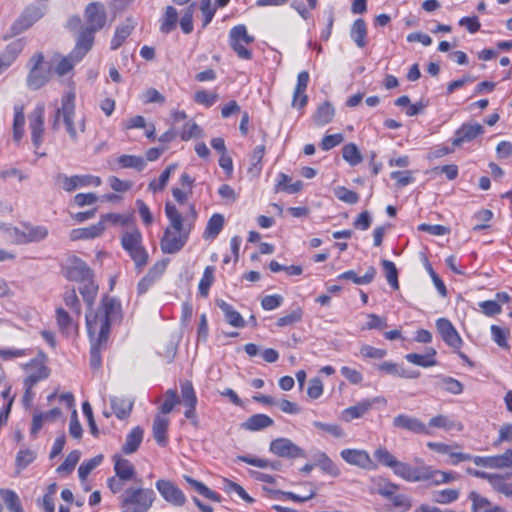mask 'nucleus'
Masks as SVG:
<instances>
[{
    "label": "nucleus",
    "instance_id": "1",
    "mask_svg": "<svg viewBox=\"0 0 512 512\" xmlns=\"http://www.w3.org/2000/svg\"><path fill=\"white\" fill-rule=\"evenodd\" d=\"M122 318L121 303L112 297L105 296L96 312L86 314L87 332L91 342L90 366L98 369L102 364L101 352L107 346L112 323Z\"/></svg>",
    "mask_w": 512,
    "mask_h": 512
},
{
    "label": "nucleus",
    "instance_id": "2",
    "mask_svg": "<svg viewBox=\"0 0 512 512\" xmlns=\"http://www.w3.org/2000/svg\"><path fill=\"white\" fill-rule=\"evenodd\" d=\"M165 214L169 226L164 231L160 246L163 253L175 254L186 244L197 218V211L194 205H190L189 213L183 217L174 204L166 202Z\"/></svg>",
    "mask_w": 512,
    "mask_h": 512
},
{
    "label": "nucleus",
    "instance_id": "3",
    "mask_svg": "<svg viewBox=\"0 0 512 512\" xmlns=\"http://www.w3.org/2000/svg\"><path fill=\"white\" fill-rule=\"evenodd\" d=\"M76 94L73 90L65 92L61 98V106L58 107L52 119V128L58 130L63 123L72 142H78V132L75 123Z\"/></svg>",
    "mask_w": 512,
    "mask_h": 512
},
{
    "label": "nucleus",
    "instance_id": "4",
    "mask_svg": "<svg viewBox=\"0 0 512 512\" xmlns=\"http://www.w3.org/2000/svg\"><path fill=\"white\" fill-rule=\"evenodd\" d=\"M156 499L150 488L130 487L119 497L121 512H148Z\"/></svg>",
    "mask_w": 512,
    "mask_h": 512
},
{
    "label": "nucleus",
    "instance_id": "5",
    "mask_svg": "<svg viewBox=\"0 0 512 512\" xmlns=\"http://www.w3.org/2000/svg\"><path fill=\"white\" fill-rule=\"evenodd\" d=\"M122 248L129 254L138 271L148 263V252L142 244V234L137 228L126 231L121 236Z\"/></svg>",
    "mask_w": 512,
    "mask_h": 512
},
{
    "label": "nucleus",
    "instance_id": "6",
    "mask_svg": "<svg viewBox=\"0 0 512 512\" xmlns=\"http://www.w3.org/2000/svg\"><path fill=\"white\" fill-rule=\"evenodd\" d=\"M51 67L44 62L42 53H35L29 60V73L26 83L29 89L38 90L50 79Z\"/></svg>",
    "mask_w": 512,
    "mask_h": 512
},
{
    "label": "nucleus",
    "instance_id": "7",
    "mask_svg": "<svg viewBox=\"0 0 512 512\" xmlns=\"http://www.w3.org/2000/svg\"><path fill=\"white\" fill-rule=\"evenodd\" d=\"M60 267L62 275L69 281L85 282L94 276L87 263L74 254L67 255Z\"/></svg>",
    "mask_w": 512,
    "mask_h": 512
},
{
    "label": "nucleus",
    "instance_id": "8",
    "mask_svg": "<svg viewBox=\"0 0 512 512\" xmlns=\"http://www.w3.org/2000/svg\"><path fill=\"white\" fill-rule=\"evenodd\" d=\"M254 37L249 35L245 25L240 24L234 26L229 32V44L237 56L244 60L252 58V52L245 47L251 44Z\"/></svg>",
    "mask_w": 512,
    "mask_h": 512
},
{
    "label": "nucleus",
    "instance_id": "9",
    "mask_svg": "<svg viewBox=\"0 0 512 512\" xmlns=\"http://www.w3.org/2000/svg\"><path fill=\"white\" fill-rule=\"evenodd\" d=\"M269 451L281 458H305L306 452L289 438L280 437L271 441Z\"/></svg>",
    "mask_w": 512,
    "mask_h": 512
},
{
    "label": "nucleus",
    "instance_id": "10",
    "mask_svg": "<svg viewBox=\"0 0 512 512\" xmlns=\"http://www.w3.org/2000/svg\"><path fill=\"white\" fill-rule=\"evenodd\" d=\"M56 182L61 185L63 190L67 192H72L77 188L88 187V186H99L101 184V179L98 176L92 175H73L67 176L65 174L59 173L56 177Z\"/></svg>",
    "mask_w": 512,
    "mask_h": 512
},
{
    "label": "nucleus",
    "instance_id": "11",
    "mask_svg": "<svg viewBox=\"0 0 512 512\" xmlns=\"http://www.w3.org/2000/svg\"><path fill=\"white\" fill-rule=\"evenodd\" d=\"M49 234L48 228L43 225H23V229L14 228L12 236L18 244L40 242Z\"/></svg>",
    "mask_w": 512,
    "mask_h": 512
},
{
    "label": "nucleus",
    "instance_id": "12",
    "mask_svg": "<svg viewBox=\"0 0 512 512\" xmlns=\"http://www.w3.org/2000/svg\"><path fill=\"white\" fill-rule=\"evenodd\" d=\"M45 14L43 7L30 5L24 9L21 15L11 26L13 35H18L23 31L29 29L35 22L41 19Z\"/></svg>",
    "mask_w": 512,
    "mask_h": 512
},
{
    "label": "nucleus",
    "instance_id": "13",
    "mask_svg": "<svg viewBox=\"0 0 512 512\" xmlns=\"http://www.w3.org/2000/svg\"><path fill=\"white\" fill-rule=\"evenodd\" d=\"M84 16L87 22L85 29L94 33L101 30L106 24L107 15L105 7L100 2L89 3L85 8Z\"/></svg>",
    "mask_w": 512,
    "mask_h": 512
},
{
    "label": "nucleus",
    "instance_id": "14",
    "mask_svg": "<svg viewBox=\"0 0 512 512\" xmlns=\"http://www.w3.org/2000/svg\"><path fill=\"white\" fill-rule=\"evenodd\" d=\"M392 425L394 428L406 430L414 434L432 435V431L417 417L408 414H399L393 418Z\"/></svg>",
    "mask_w": 512,
    "mask_h": 512
},
{
    "label": "nucleus",
    "instance_id": "15",
    "mask_svg": "<svg viewBox=\"0 0 512 512\" xmlns=\"http://www.w3.org/2000/svg\"><path fill=\"white\" fill-rule=\"evenodd\" d=\"M484 127L477 122L463 123L454 133L452 145L460 147L464 143L471 142L484 133Z\"/></svg>",
    "mask_w": 512,
    "mask_h": 512
},
{
    "label": "nucleus",
    "instance_id": "16",
    "mask_svg": "<svg viewBox=\"0 0 512 512\" xmlns=\"http://www.w3.org/2000/svg\"><path fill=\"white\" fill-rule=\"evenodd\" d=\"M392 471L396 476L408 482L426 481L428 477L426 465L413 467L408 463L397 461Z\"/></svg>",
    "mask_w": 512,
    "mask_h": 512
},
{
    "label": "nucleus",
    "instance_id": "17",
    "mask_svg": "<svg viewBox=\"0 0 512 512\" xmlns=\"http://www.w3.org/2000/svg\"><path fill=\"white\" fill-rule=\"evenodd\" d=\"M44 113L43 104H39L29 116V129L31 132V140L36 148H39L43 142L44 134Z\"/></svg>",
    "mask_w": 512,
    "mask_h": 512
},
{
    "label": "nucleus",
    "instance_id": "18",
    "mask_svg": "<svg viewBox=\"0 0 512 512\" xmlns=\"http://www.w3.org/2000/svg\"><path fill=\"white\" fill-rule=\"evenodd\" d=\"M436 327L442 340L451 348L458 350L461 348L463 341L452 323L446 318H439L436 321Z\"/></svg>",
    "mask_w": 512,
    "mask_h": 512
},
{
    "label": "nucleus",
    "instance_id": "19",
    "mask_svg": "<svg viewBox=\"0 0 512 512\" xmlns=\"http://www.w3.org/2000/svg\"><path fill=\"white\" fill-rule=\"evenodd\" d=\"M160 495L175 506H182L186 501L184 493L171 481L160 479L156 482Z\"/></svg>",
    "mask_w": 512,
    "mask_h": 512
},
{
    "label": "nucleus",
    "instance_id": "20",
    "mask_svg": "<svg viewBox=\"0 0 512 512\" xmlns=\"http://www.w3.org/2000/svg\"><path fill=\"white\" fill-rule=\"evenodd\" d=\"M473 462L477 466H483L486 468H512V449H507L503 454L496 456H475L473 458Z\"/></svg>",
    "mask_w": 512,
    "mask_h": 512
},
{
    "label": "nucleus",
    "instance_id": "21",
    "mask_svg": "<svg viewBox=\"0 0 512 512\" xmlns=\"http://www.w3.org/2000/svg\"><path fill=\"white\" fill-rule=\"evenodd\" d=\"M378 371L383 374L405 379H416L420 376L419 371L405 369L402 365L392 361H384L376 365Z\"/></svg>",
    "mask_w": 512,
    "mask_h": 512
},
{
    "label": "nucleus",
    "instance_id": "22",
    "mask_svg": "<svg viewBox=\"0 0 512 512\" xmlns=\"http://www.w3.org/2000/svg\"><path fill=\"white\" fill-rule=\"evenodd\" d=\"M94 32L82 28L80 31L76 45L74 49L71 51L72 57H75L76 60H82L83 57L91 50L94 43Z\"/></svg>",
    "mask_w": 512,
    "mask_h": 512
},
{
    "label": "nucleus",
    "instance_id": "23",
    "mask_svg": "<svg viewBox=\"0 0 512 512\" xmlns=\"http://www.w3.org/2000/svg\"><path fill=\"white\" fill-rule=\"evenodd\" d=\"M340 455L347 463L363 469H369L373 465L369 454L364 450L344 449Z\"/></svg>",
    "mask_w": 512,
    "mask_h": 512
},
{
    "label": "nucleus",
    "instance_id": "24",
    "mask_svg": "<svg viewBox=\"0 0 512 512\" xmlns=\"http://www.w3.org/2000/svg\"><path fill=\"white\" fill-rule=\"evenodd\" d=\"M309 73L307 71H301L297 76V84L293 93L292 106L294 108H303L308 101V97L305 94L309 83Z\"/></svg>",
    "mask_w": 512,
    "mask_h": 512
},
{
    "label": "nucleus",
    "instance_id": "25",
    "mask_svg": "<svg viewBox=\"0 0 512 512\" xmlns=\"http://www.w3.org/2000/svg\"><path fill=\"white\" fill-rule=\"evenodd\" d=\"M377 402L375 399H364L357 404L344 409L341 413L342 420L351 422L354 419L363 417L369 410L372 409L373 405Z\"/></svg>",
    "mask_w": 512,
    "mask_h": 512
},
{
    "label": "nucleus",
    "instance_id": "26",
    "mask_svg": "<svg viewBox=\"0 0 512 512\" xmlns=\"http://www.w3.org/2000/svg\"><path fill=\"white\" fill-rule=\"evenodd\" d=\"M23 49L21 41L10 43L5 50L0 54V74L8 69L12 63L17 59Z\"/></svg>",
    "mask_w": 512,
    "mask_h": 512
},
{
    "label": "nucleus",
    "instance_id": "27",
    "mask_svg": "<svg viewBox=\"0 0 512 512\" xmlns=\"http://www.w3.org/2000/svg\"><path fill=\"white\" fill-rule=\"evenodd\" d=\"M29 369L28 376L24 379V384L35 386L39 381L46 379L49 376L46 366L37 361H31L27 365Z\"/></svg>",
    "mask_w": 512,
    "mask_h": 512
},
{
    "label": "nucleus",
    "instance_id": "28",
    "mask_svg": "<svg viewBox=\"0 0 512 512\" xmlns=\"http://www.w3.org/2000/svg\"><path fill=\"white\" fill-rule=\"evenodd\" d=\"M135 28V22L131 18H127L124 23L120 24L111 40V49H118L123 42L131 35Z\"/></svg>",
    "mask_w": 512,
    "mask_h": 512
},
{
    "label": "nucleus",
    "instance_id": "29",
    "mask_svg": "<svg viewBox=\"0 0 512 512\" xmlns=\"http://www.w3.org/2000/svg\"><path fill=\"white\" fill-rule=\"evenodd\" d=\"M113 460L114 470L118 478L124 481L134 479L135 467L129 460L122 458L121 456L118 455H115L113 457Z\"/></svg>",
    "mask_w": 512,
    "mask_h": 512
},
{
    "label": "nucleus",
    "instance_id": "30",
    "mask_svg": "<svg viewBox=\"0 0 512 512\" xmlns=\"http://www.w3.org/2000/svg\"><path fill=\"white\" fill-rule=\"evenodd\" d=\"M350 37L359 48L367 45V25L362 18L356 19L350 28Z\"/></svg>",
    "mask_w": 512,
    "mask_h": 512
},
{
    "label": "nucleus",
    "instance_id": "31",
    "mask_svg": "<svg viewBox=\"0 0 512 512\" xmlns=\"http://www.w3.org/2000/svg\"><path fill=\"white\" fill-rule=\"evenodd\" d=\"M105 230L103 223H96L89 227L73 229L70 233V239L73 241L80 239H93L100 236Z\"/></svg>",
    "mask_w": 512,
    "mask_h": 512
},
{
    "label": "nucleus",
    "instance_id": "32",
    "mask_svg": "<svg viewBox=\"0 0 512 512\" xmlns=\"http://www.w3.org/2000/svg\"><path fill=\"white\" fill-rule=\"evenodd\" d=\"M427 472L428 477L426 481H430L434 485L447 484L460 479V475L456 472H444L430 466H427Z\"/></svg>",
    "mask_w": 512,
    "mask_h": 512
},
{
    "label": "nucleus",
    "instance_id": "33",
    "mask_svg": "<svg viewBox=\"0 0 512 512\" xmlns=\"http://www.w3.org/2000/svg\"><path fill=\"white\" fill-rule=\"evenodd\" d=\"M217 306L225 315L226 321L233 327L242 328L245 326V320L241 314L236 311L232 305L228 304L224 300H218Z\"/></svg>",
    "mask_w": 512,
    "mask_h": 512
},
{
    "label": "nucleus",
    "instance_id": "34",
    "mask_svg": "<svg viewBox=\"0 0 512 512\" xmlns=\"http://www.w3.org/2000/svg\"><path fill=\"white\" fill-rule=\"evenodd\" d=\"M144 431L141 427L136 426L126 436L125 443L122 446V452L126 455L132 454L137 451L142 440Z\"/></svg>",
    "mask_w": 512,
    "mask_h": 512
},
{
    "label": "nucleus",
    "instance_id": "35",
    "mask_svg": "<svg viewBox=\"0 0 512 512\" xmlns=\"http://www.w3.org/2000/svg\"><path fill=\"white\" fill-rule=\"evenodd\" d=\"M274 424L271 417L265 414H254L250 416L243 424L242 427L248 431H259L270 427Z\"/></svg>",
    "mask_w": 512,
    "mask_h": 512
},
{
    "label": "nucleus",
    "instance_id": "36",
    "mask_svg": "<svg viewBox=\"0 0 512 512\" xmlns=\"http://www.w3.org/2000/svg\"><path fill=\"white\" fill-rule=\"evenodd\" d=\"M111 408L118 419L127 418L133 408V402L125 397L111 398Z\"/></svg>",
    "mask_w": 512,
    "mask_h": 512
},
{
    "label": "nucleus",
    "instance_id": "37",
    "mask_svg": "<svg viewBox=\"0 0 512 512\" xmlns=\"http://www.w3.org/2000/svg\"><path fill=\"white\" fill-rule=\"evenodd\" d=\"M225 219L222 214H213L207 222L205 231L203 233L204 239H215L222 231Z\"/></svg>",
    "mask_w": 512,
    "mask_h": 512
},
{
    "label": "nucleus",
    "instance_id": "38",
    "mask_svg": "<svg viewBox=\"0 0 512 512\" xmlns=\"http://www.w3.org/2000/svg\"><path fill=\"white\" fill-rule=\"evenodd\" d=\"M314 459L315 466H318L323 472L332 477H338L340 475L339 468L326 453L319 451L315 454Z\"/></svg>",
    "mask_w": 512,
    "mask_h": 512
},
{
    "label": "nucleus",
    "instance_id": "39",
    "mask_svg": "<svg viewBox=\"0 0 512 512\" xmlns=\"http://www.w3.org/2000/svg\"><path fill=\"white\" fill-rule=\"evenodd\" d=\"M169 420L157 415L153 421V436L160 446H165L167 443V430Z\"/></svg>",
    "mask_w": 512,
    "mask_h": 512
},
{
    "label": "nucleus",
    "instance_id": "40",
    "mask_svg": "<svg viewBox=\"0 0 512 512\" xmlns=\"http://www.w3.org/2000/svg\"><path fill=\"white\" fill-rule=\"evenodd\" d=\"M375 275H376V269L373 266H370L363 276H357V274L353 270H348V271L340 274L338 276V279L351 280L355 284L363 285V284L371 283L373 281Z\"/></svg>",
    "mask_w": 512,
    "mask_h": 512
},
{
    "label": "nucleus",
    "instance_id": "41",
    "mask_svg": "<svg viewBox=\"0 0 512 512\" xmlns=\"http://www.w3.org/2000/svg\"><path fill=\"white\" fill-rule=\"evenodd\" d=\"M334 115V107L329 102H324L317 108L313 120L316 125L324 126L332 121Z\"/></svg>",
    "mask_w": 512,
    "mask_h": 512
},
{
    "label": "nucleus",
    "instance_id": "42",
    "mask_svg": "<svg viewBox=\"0 0 512 512\" xmlns=\"http://www.w3.org/2000/svg\"><path fill=\"white\" fill-rule=\"evenodd\" d=\"M119 168H132L137 171H143L146 167V160L141 156L123 154L117 158Z\"/></svg>",
    "mask_w": 512,
    "mask_h": 512
},
{
    "label": "nucleus",
    "instance_id": "43",
    "mask_svg": "<svg viewBox=\"0 0 512 512\" xmlns=\"http://www.w3.org/2000/svg\"><path fill=\"white\" fill-rule=\"evenodd\" d=\"M56 321L62 333L69 334L76 328L73 316L62 307L56 309Z\"/></svg>",
    "mask_w": 512,
    "mask_h": 512
},
{
    "label": "nucleus",
    "instance_id": "44",
    "mask_svg": "<svg viewBox=\"0 0 512 512\" xmlns=\"http://www.w3.org/2000/svg\"><path fill=\"white\" fill-rule=\"evenodd\" d=\"M178 22V12L173 6H167L165 14L161 18L160 30L168 34L176 28Z\"/></svg>",
    "mask_w": 512,
    "mask_h": 512
},
{
    "label": "nucleus",
    "instance_id": "45",
    "mask_svg": "<svg viewBox=\"0 0 512 512\" xmlns=\"http://www.w3.org/2000/svg\"><path fill=\"white\" fill-rule=\"evenodd\" d=\"M184 480L193 488L195 489L199 494L204 496L207 499H210L215 502H220L221 497L218 493L214 492L210 488H208L206 485H204L202 482L197 481L193 478H191L188 475H184Z\"/></svg>",
    "mask_w": 512,
    "mask_h": 512
},
{
    "label": "nucleus",
    "instance_id": "46",
    "mask_svg": "<svg viewBox=\"0 0 512 512\" xmlns=\"http://www.w3.org/2000/svg\"><path fill=\"white\" fill-rule=\"evenodd\" d=\"M468 499L472 502V512H491L494 505L484 496L472 491L469 493Z\"/></svg>",
    "mask_w": 512,
    "mask_h": 512
},
{
    "label": "nucleus",
    "instance_id": "47",
    "mask_svg": "<svg viewBox=\"0 0 512 512\" xmlns=\"http://www.w3.org/2000/svg\"><path fill=\"white\" fill-rule=\"evenodd\" d=\"M178 164L172 163L166 167V169L160 174L158 180H152L149 183V189L154 193L164 190L166 187L171 174L177 169Z\"/></svg>",
    "mask_w": 512,
    "mask_h": 512
},
{
    "label": "nucleus",
    "instance_id": "48",
    "mask_svg": "<svg viewBox=\"0 0 512 512\" xmlns=\"http://www.w3.org/2000/svg\"><path fill=\"white\" fill-rule=\"evenodd\" d=\"M435 354L436 351L431 349V352L425 355L409 353L405 355V359L412 364L427 368L436 365Z\"/></svg>",
    "mask_w": 512,
    "mask_h": 512
},
{
    "label": "nucleus",
    "instance_id": "49",
    "mask_svg": "<svg viewBox=\"0 0 512 512\" xmlns=\"http://www.w3.org/2000/svg\"><path fill=\"white\" fill-rule=\"evenodd\" d=\"M0 496L10 512H24L19 496L14 491L1 489Z\"/></svg>",
    "mask_w": 512,
    "mask_h": 512
},
{
    "label": "nucleus",
    "instance_id": "50",
    "mask_svg": "<svg viewBox=\"0 0 512 512\" xmlns=\"http://www.w3.org/2000/svg\"><path fill=\"white\" fill-rule=\"evenodd\" d=\"M459 490L444 489L432 493V501L438 504H450L459 498Z\"/></svg>",
    "mask_w": 512,
    "mask_h": 512
},
{
    "label": "nucleus",
    "instance_id": "51",
    "mask_svg": "<svg viewBox=\"0 0 512 512\" xmlns=\"http://www.w3.org/2000/svg\"><path fill=\"white\" fill-rule=\"evenodd\" d=\"M342 156L351 166H356L362 162V155L360 150L354 143H349L343 146Z\"/></svg>",
    "mask_w": 512,
    "mask_h": 512
},
{
    "label": "nucleus",
    "instance_id": "52",
    "mask_svg": "<svg viewBox=\"0 0 512 512\" xmlns=\"http://www.w3.org/2000/svg\"><path fill=\"white\" fill-rule=\"evenodd\" d=\"M83 283V286L80 288V293L87 305L91 307L98 293V285L94 283L93 278Z\"/></svg>",
    "mask_w": 512,
    "mask_h": 512
},
{
    "label": "nucleus",
    "instance_id": "53",
    "mask_svg": "<svg viewBox=\"0 0 512 512\" xmlns=\"http://www.w3.org/2000/svg\"><path fill=\"white\" fill-rule=\"evenodd\" d=\"M63 300L72 313L76 317H79L81 314V303L74 288L68 289L64 292Z\"/></svg>",
    "mask_w": 512,
    "mask_h": 512
},
{
    "label": "nucleus",
    "instance_id": "54",
    "mask_svg": "<svg viewBox=\"0 0 512 512\" xmlns=\"http://www.w3.org/2000/svg\"><path fill=\"white\" fill-rule=\"evenodd\" d=\"M490 485L496 492L504 494L506 497H512V483L506 482L503 475L495 474Z\"/></svg>",
    "mask_w": 512,
    "mask_h": 512
},
{
    "label": "nucleus",
    "instance_id": "55",
    "mask_svg": "<svg viewBox=\"0 0 512 512\" xmlns=\"http://www.w3.org/2000/svg\"><path fill=\"white\" fill-rule=\"evenodd\" d=\"M103 461V455L99 454L95 457L84 461L78 468V475L81 480H85L87 476L98 467Z\"/></svg>",
    "mask_w": 512,
    "mask_h": 512
},
{
    "label": "nucleus",
    "instance_id": "56",
    "mask_svg": "<svg viewBox=\"0 0 512 512\" xmlns=\"http://www.w3.org/2000/svg\"><path fill=\"white\" fill-rule=\"evenodd\" d=\"M382 268L385 272L386 279L393 289L399 288L398 271L395 264L389 260L381 261Z\"/></svg>",
    "mask_w": 512,
    "mask_h": 512
},
{
    "label": "nucleus",
    "instance_id": "57",
    "mask_svg": "<svg viewBox=\"0 0 512 512\" xmlns=\"http://www.w3.org/2000/svg\"><path fill=\"white\" fill-rule=\"evenodd\" d=\"M214 282V267L207 266L204 270L203 276L199 282V294L203 297H207L209 289Z\"/></svg>",
    "mask_w": 512,
    "mask_h": 512
},
{
    "label": "nucleus",
    "instance_id": "58",
    "mask_svg": "<svg viewBox=\"0 0 512 512\" xmlns=\"http://www.w3.org/2000/svg\"><path fill=\"white\" fill-rule=\"evenodd\" d=\"M78 62H80V60H76L75 57H72V53L70 52L67 56L60 58L55 66V73L58 76H64L69 73Z\"/></svg>",
    "mask_w": 512,
    "mask_h": 512
},
{
    "label": "nucleus",
    "instance_id": "59",
    "mask_svg": "<svg viewBox=\"0 0 512 512\" xmlns=\"http://www.w3.org/2000/svg\"><path fill=\"white\" fill-rule=\"evenodd\" d=\"M181 398L184 406L197 405V397L193 385L190 381L181 383Z\"/></svg>",
    "mask_w": 512,
    "mask_h": 512
},
{
    "label": "nucleus",
    "instance_id": "60",
    "mask_svg": "<svg viewBox=\"0 0 512 512\" xmlns=\"http://www.w3.org/2000/svg\"><path fill=\"white\" fill-rule=\"evenodd\" d=\"M195 7V3L186 7L180 19V27L185 34H190L193 31V14Z\"/></svg>",
    "mask_w": 512,
    "mask_h": 512
},
{
    "label": "nucleus",
    "instance_id": "61",
    "mask_svg": "<svg viewBox=\"0 0 512 512\" xmlns=\"http://www.w3.org/2000/svg\"><path fill=\"white\" fill-rule=\"evenodd\" d=\"M334 195L342 202L356 204L359 201V195L344 186H338L334 189Z\"/></svg>",
    "mask_w": 512,
    "mask_h": 512
},
{
    "label": "nucleus",
    "instance_id": "62",
    "mask_svg": "<svg viewBox=\"0 0 512 512\" xmlns=\"http://www.w3.org/2000/svg\"><path fill=\"white\" fill-rule=\"evenodd\" d=\"M78 450L71 451L65 458L64 462L57 468L59 473H71L80 459Z\"/></svg>",
    "mask_w": 512,
    "mask_h": 512
},
{
    "label": "nucleus",
    "instance_id": "63",
    "mask_svg": "<svg viewBox=\"0 0 512 512\" xmlns=\"http://www.w3.org/2000/svg\"><path fill=\"white\" fill-rule=\"evenodd\" d=\"M203 135V130L201 127L193 121L187 122L180 133V138L183 141H188L193 137H201Z\"/></svg>",
    "mask_w": 512,
    "mask_h": 512
},
{
    "label": "nucleus",
    "instance_id": "64",
    "mask_svg": "<svg viewBox=\"0 0 512 512\" xmlns=\"http://www.w3.org/2000/svg\"><path fill=\"white\" fill-rule=\"evenodd\" d=\"M374 457L379 463L391 469L394 468L395 464L398 461L396 457L392 455V453H390L386 448L382 447L375 450Z\"/></svg>",
    "mask_w": 512,
    "mask_h": 512
}]
</instances>
